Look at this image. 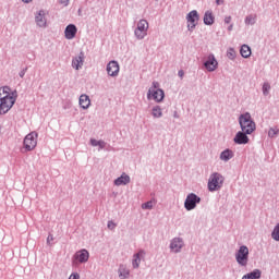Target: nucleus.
I'll return each mask as SVG.
<instances>
[{"instance_id":"473e14b6","label":"nucleus","mask_w":279,"mask_h":279,"mask_svg":"<svg viewBox=\"0 0 279 279\" xmlns=\"http://www.w3.org/2000/svg\"><path fill=\"white\" fill-rule=\"evenodd\" d=\"M107 228L109 230H114V228H117V223H114V221H112V220H109L107 223Z\"/></svg>"},{"instance_id":"c756f323","label":"nucleus","mask_w":279,"mask_h":279,"mask_svg":"<svg viewBox=\"0 0 279 279\" xmlns=\"http://www.w3.org/2000/svg\"><path fill=\"white\" fill-rule=\"evenodd\" d=\"M270 89H271V85H269V83H264L263 88H262L263 95L265 97H267V95H269Z\"/></svg>"},{"instance_id":"b1692460","label":"nucleus","mask_w":279,"mask_h":279,"mask_svg":"<svg viewBox=\"0 0 279 279\" xmlns=\"http://www.w3.org/2000/svg\"><path fill=\"white\" fill-rule=\"evenodd\" d=\"M240 53L242 58H250V56H252V48H250V46L244 44L240 49Z\"/></svg>"},{"instance_id":"423d86ee","label":"nucleus","mask_w":279,"mask_h":279,"mask_svg":"<svg viewBox=\"0 0 279 279\" xmlns=\"http://www.w3.org/2000/svg\"><path fill=\"white\" fill-rule=\"evenodd\" d=\"M202 203V197L197 196L195 193L187 194L185 202H184V208L185 210H195L197 208V204Z\"/></svg>"},{"instance_id":"7ed1b4c3","label":"nucleus","mask_w":279,"mask_h":279,"mask_svg":"<svg viewBox=\"0 0 279 279\" xmlns=\"http://www.w3.org/2000/svg\"><path fill=\"white\" fill-rule=\"evenodd\" d=\"M225 180L226 178H223L221 173H211L207 184L209 193H215V191H219L223 186Z\"/></svg>"},{"instance_id":"79ce46f5","label":"nucleus","mask_w":279,"mask_h":279,"mask_svg":"<svg viewBox=\"0 0 279 279\" xmlns=\"http://www.w3.org/2000/svg\"><path fill=\"white\" fill-rule=\"evenodd\" d=\"M225 1L223 0H216V5H223Z\"/></svg>"},{"instance_id":"f8f14e48","label":"nucleus","mask_w":279,"mask_h":279,"mask_svg":"<svg viewBox=\"0 0 279 279\" xmlns=\"http://www.w3.org/2000/svg\"><path fill=\"white\" fill-rule=\"evenodd\" d=\"M120 66L118 61H110L107 64V73L110 77H117L119 75Z\"/></svg>"},{"instance_id":"ea45409f","label":"nucleus","mask_w":279,"mask_h":279,"mask_svg":"<svg viewBox=\"0 0 279 279\" xmlns=\"http://www.w3.org/2000/svg\"><path fill=\"white\" fill-rule=\"evenodd\" d=\"M69 279H80V274L73 272V274L69 277Z\"/></svg>"},{"instance_id":"f704fd0d","label":"nucleus","mask_w":279,"mask_h":279,"mask_svg":"<svg viewBox=\"0 0 279 279\" xmlns=\"http://www.w3.org/2000/svg\"><path fill=\"white\" fill-rule=\"evenodd\" d=\"M92 147H98L99 146V141L95 140V138H90L89 141Z\"/></svg>"},{"instance_id":"bb28decb","label":"nucleus","mask_w":279,"mask_h":279,"mask_svg":"<svg viewBox=\"0 0 279 279\" xmlns=\"http://www.w3.org/2000/svg\"><path fill=\"white\" fill-rule=\"evenodd\" d=\"M130 277V270L125 269V268H120L119 269V278L120 279H125Z\"/></svg>"},{"instance_id":"20e7f679","label":"nucleus","mask_w":279,"mask_h":279,"mask_svg":"<svg viewBox=\"0 0 279 279\" xmlns=\"http://www.w3.org/2000/svg\"><path fill=\"white\" fill-rule=\"evenodd\" d=\"M235 260L240 267H247L250 263V248L246 245H241L235 253Z\"/></svg>"},{"instance_id":"393cba45","label":"nucleus","mask_w":279,"mask_h":279,"mask_svg":"<svg viewBox=\"0 0 279 279\" xmlns=\"http://www.w3.org/2000/svg\"><path fill=\"white\" fill-rule=\"evenodd\" d=\"M151 114H153L154 119L162 118V108H160V106H158V105L154 106L151 109Z\"/></svg>"},{"instance_id":"de8ad7c7","label":"nucleus","mask_w":279,"mask_h":279,"mask_svg":"<svg viewBox=\"0 0 279 279\" xmlns=\"http://www.w3.org/2000/svg\"><path fill=\"white\" fill-rule=\"evenodd\" d=\"M23 3H32V0H22Z\"/></svg>"},{"instance_id":"a18cd8bd","label":"nucleus","mask_w":279,"mask_h":279,"mask_svg":"<svg viewBox=\"0 0 279 279\" xmlns=\"http://www.w3.org/2000/svg\"><path fill=\"white\" fill-rule=\"evenodd\" d=\"M61 3H62L63 5H69V0H61Z\"/></svg>"},{"instance_id":"1a4fd4ad","label":"nucleus","mask_w":279,"mask_h":279,"mask_svg":"<svg viewBox=\"0 0 279 279\" xmlns=\"http://www.w3.org/2000/svg\"><path fill=\"white\" fill-rule=\"evenodd\" d=\"M206 71L209 73H213L214 71H217L219 68V62L217 61V58H215L214 53L208 54L207 60L203 63Z\"/></svg>"},{"instance_id":"5701e85b","label":"nucleus","mask_w":279,"mask_h":279,"mask_svg":"<svg viewBox=\"0 0 279 279\" xmlns=\"http://www.w3.org/2000/svg\"><path fill=\"white\" fill-rule=\"evenodd\" d=\"M262 274L260 269H254L253 271L244 275L242 279H260Z\"/></svg>"},{"instance_id":"58836bf2","label":"nucleus","mask_w":279,"mask_h":279,"mask_svg":"<svg viewBox=\"0 0 279 279\" xmlns=\"http://www.w3.org/2000/svg\"><path fill=\"white\" fill-rule=\"evenodd\" d=\"M51 241H53V234L49 233V235L47 238V244L51 245Z\"/></svg>"},{"instance_id":"9d476101","label":"nucleus","mask_w":279,"mask_h":279,"mask_svg":"<svg viewBox=\"0 0 279 279\" xmlns=\"http://www.w3.org/2000/svg\"><path fill=\"white\" fill-rule=\"evenodd\" d=\"M151 98L156 100L157 104H160V101L165 99V90L160 88L154 89L153 87H150L147 93V99Z\"/></svg>"},{"instance_id":"412c9836","label":"nucleus","mask_w":279,"mask_h":279,"mask_svg":"<svg viewBox=\"0 0 279 279\" xmlns=\"http://www.w3.org/2000/svg\"><path fill=\"white\" fill-rule=\"evenodd\" d=\"M234 158V151L232 149L227 148L220 154V160H223V162H228L229 160H232Z\"/></svg>"},{"instance_id":"c03bdc74","label":"nucleus","mask_w":279,"mask_h":279,"mask_svg":"<svg viewBox=\"0 0 279 279\" xmlns=\"http://www.w3.org/2000/svg\"><path fill=\"white\" fill-rule=\"evenodd\" d=\"M232 29H234V24H230V25L228 26V32H232Z\"/></svg>"},{"instance_id":"37998d69","label":"nucleus","mask_w":279,"mask_h":279,"mask_svg":"<svg viewBox=\"0 0 279 279\" xmlns=\"http://www.w3.org/2000/svg\"><path fill=\"white\" fill-rule=\"evenodd\" d=\"M178 75H179V77H184V71H183V70H180V71L178 72Z\"/></svg>"},{"instance_id":"e433bc0d","label":"nucleus","mask_w":279,"mask_h":279,"mask_svg":"<svg viewBox=\"0 0 279 279\" xmlns=\"http://www.w3.org/2000/svg\"><path fill=\"white\" fill-rule=\"evenodd\" d=\"M27 73V68H24L20 73H19V75H20V77H25V74Z\"/></svg>"},{"instance_id":"aec40b11","label":"nucleus","mask_w":279,"mask_h":279,"mask_svg":"<svg viewBox=\"0 0 279 279\" xmlns=\"http://www.w3.org/2000/svg\"><path fill=\"white\" fill-rule=\"evenodd\" d=\"M145 256V251L140 250L138 253L133 255V269H138L141 267V257Z\"/></svg>"},{"instance_id":"a878e982","label":"nucleus","mask_w":279,"mask_h":279,"mask_svg":"<svg viewBox=\"0 0 279 279\" xmlns=\"http://www.w3.org/2000/svg\"><path fill=\"white\" fill-rule=\"evenodd\" d=\"M245 25H256V16L247 15L244 20Z\"/></svg>"},{"instance_id":"4c0bfd02","label":"nucleus","mask_w":279,"mask_h":279,"mask_svg":"<svg viewBox=\"0 0 279 279\" xmlns=\"http://www.w3.org/2000/svg\"><path fill=\"white\" fill-rule=\"evenodd\" d=\"M2 93H3L4 95H10V87H9V86H4V87L2 88Z\"/></svg>"},{"instance_id":"ddd939ff","label":"nucleus","mask_w":279,"mask_h":279,"mask_svg":"<svg viewBox=\"0 0 279 279\" xmlns=\"http://www.w3.org/2000/svg\"><path fill=\"white\" fill-rule=\"evenodd\" d=\"M88 258H90V253L86 248H82L74 254V259L77 263H88Z\"/></svg>"},{"instance_id":"f03ea898","label":"nucleus","mask_w":279,"mask_h":279,"mask_svg":"<svg viewBox=\"0 0 279 279\" xmlns=\"http://www.w3.org/2000/svg\"><path fill=\"white\" fill-rule=\"evenodd\" d=\"M14 104H16V90L12 92V96L7 95L0 98V114H7V112H10Z\"/></svg>"},{"instance_id":"f257e3e1","label":"nucleus","mask_w":279,"mask_h":279,"mask_svg":"<svg viewBox=\"0 0 279 279\" xmlns=\"http://www.w3.org/2000/svg\"><path fill=\"white\" fill-rule=\"evenodd\" d=\"M239 124L241 131L245 132L246 134H253L254 132H256V122H254L250 112L240 114Z\"/></svg>"},{"instance_id":"6ab92c4d","label":"nucleus","mask_w":279,"mask_h":279,"mask_svg":"<svg viewBox=\"0 0 279 279\" xmlns=\"http://www.w3.org/2000/svg\"><path fill=\"white\" fill-rule=\"evenodd\" d=\"M78 104L83 110H88L90 108V97L86 94L81 95Z\"/></svg>"},{"instance_id":"a211bd4d","label":"nucleus","mask_w":279,"mask_h":279,"mask_svg":"<svg viewBox=\"0 0 279 279\" xmlns=\"http://www.w3.org/2000/svg\"><path fill=\"white\" fill-rule=\"evenodd\" d=\"M83 64H84V53L80 52V54L72 60V66L76 71H80V69H82Z\"/></svg>"},{"instance_id":"c85d7f7f","label":"nucleus","mask_w":279,"mask_h":279,"mask_svg":"<svg viewBox=\"0 0 279 279\" xmlns=\"http://www.w3.org/2000/svg\"><path fill=\"white\" fill-rule=\"evenodd\" d=\"M227 58L229 60H234V58H236V51L234 50V48H230L228 51H227Z\"/></svg>"},{"instance_id":"72a5a7b5","label":"nucleus","mask_w":279,"mask_h":279,"mask_svg":"<svg viewBox=\"0 0 279 279\" xmlns=\"http://www.w3.org/2000/svg\"><path fill=\"white\" fill-rule=\"evenodd\" d=\"M99 150L106 149V142L104 140L98 141Z\"/></svg>"},{"instance_id":"2f4dec72","label":"nucleus","mask_w":279,"mask_h":279,"mask_svg":"<svg viewBox=\"0 0 279 279\" xmlns=\"http://www.w3.org/2000/svg\"><path fill=\"white\" fill-rule=\"evenodd\" d=\"M142 208L143 210H151L154 208V203L151 201L143 203Z\"/></svg>"},{"instance_id":"39448f33","label":"nucleus","mask_w":279,"mask_h":279,"mask_svg":"<svg viewBox=\"0 0 279 279\" xmlns=\"http://www.w3.org/2000/svg\"><path fill=\"white\" fill-rule=\"evenodd\" d=\"M38 133L31 132L28 133L23 141L25 151H34L38 145Z\"/></svg>"},{"instance_id":"dca6fc26","label":"nucleus","mask_w":279,"mask_h":279,"mask_svg":"<svg viewBox=\"0 0 279 279\" xmlns=\"http://www.w3.org/2000/svg\"><path fill=\"white\" fill-rule=\"evenodd\" d=\"M35 23L38 27H47V19L45 17V10H40L35 16Z\"/></svg>"},{"instance_id":"9b49d317","label":"nucleus","mask_w":279,"mask_h":279,"mask_svg":"<svg viewBox=\"0 0 279 279\" xmlns=\"http://www.w3.org/2000/svg\"><path fill=\"white\" fill-rule=\"evenodd\" d=\"M248 135L250 133H245V131H239L235 134L233 142L235 143V145H247V143H250Z\"/></svg>"},{"instance_id":"4be33fe9","label":"nucleus","mask_w":279,"mask_h":279,"mask_svg":"<svg viewBox=\"0 0 279 279\" xmlns=\"http://www.w3.org/2000/svg\"><path fill=\"white\" fill-rule=\"evenodd\" d=\"M204 25H213L215 23V15L213 11H206L203 17Z\"/></svg>"},{"instance_id":"2eb2a0df","label":"nucleus","mask_w":279,"mask_h":279,"mask_svg":"<svg viewBox=\"0 0 279 279\" xmlns=\"http://www.w3.org/2000/svg\"><path fill=\"white\" fill-rule=\"evenodd\" d=\"M64 36H65L66 40H73V38H75V36H77V26H75V24H69L65 27Z\"/></svg>"},{"instance_id":"cd10ccee","label":"nucleus","mask_w":279,"mask_h":279,"mask_svg":"<svg viewBox=\"0 0 279 279\" xmlns=\"http://www.w3.org/2000/svg\"><path fill=\"white\" fill-rule=\"evenodd\" d=\"M271 238L274 239V241H279V223H277L274 228L271 232Z\"/></svg>"},{"instance_id":"0eeeda50","label":"nucleus","mask_w":279,"mask_h":279,"mask_svg":"<svg viewBox=\"0 0 279 279\" xmlns=\"http://www.w3.org/2000/svg\"><path fill=\"white\" fill-rule=\"evenodd\" d=\"M147 29H149V23L147 20H140L137 27L134 31L135 38H137V40H143V38L147 36Z\"/></svg>"},{"instance_id":"a19ab883","label":"nucleus","mask_w":279,"mask_h":279,"mask_svg":"<svg viewBox=\"0 0 279 279\" xmlns=\"http://www.w3.org/2000/svg\"><path fill=\"white\" fill-rule=\"evenodd\" d=\"M232 22V16H226L225 17V23L228 25V24H230Z\"/></svg>"},{"instance_id":"4468645a","label":"nucleus","mask_w":279,"mask_h":279,"mask_svg":"<svg viewBox=\"0 0 279 279\" xmlns=\"http://www.w3.org/2000/svg\"><path fill=\"white\" fill-rule=\"evenodd\" d=\"M182 247H184V240H182V238H174L170 242V250H172L175 254H179Z\"/></svg>"},{"instance_id":"c9c22d12","label":"nucleus","mask_w":279,"mask_h":279,"mask_svg":"<svg viewBox=\"0 0 279 279\" xmlns=\"http://www.w3.org/2000/svg\"><path fill=\"white\" fill-rule=\"evenodd\" d=\"M150 88H153V90H158V88H160V83L154 81Z\"/></svg>"},{"instance_id":"7c9ffc66","label":"nucleus","mask_w":279,"mask_h":279,"mask_svg":"<svg viewBox=\"0 0 279 279\" xmlns=\"http://www.w3.org/2000/svg\"><path fill=\"white\" fill-rule=\"evenodd\" d=\"M278 134H279L278 129L270 128L268 131L269 138H276V136H278Z\"/></svg>"},{"instance_id":"6e6552de","label":"nucleus","mask_w":279,"mask_h":279,"mask_svg":"<svg viewBox=\"0 0 279 279\" xmlns=\"http://www.w3.org/2000/svg\"><path fill=\"white\" fill-rule=\"evenodd\" d=\"M186 21H187V29L189 32H193L195 27H197V23L199 22V13L197 10H192L186 14Z\"/></svg>"},{"instance_id":"49530a36","label":"nucleus","mask_w":279,"mask_h":279,"mask_svg":"<svg viewBox=\"0 0 279 279\" xmlns=\"http://www.w3.org/2000/svg\"><path fill=\"white\" fill-rule=\"evenodd\" d=\"M173 117H174V119H180V116L178 114V111H174Z\"/></svg>"},{"instance_id":"f3484780","label":"nucleus","mask_w":279,"mask_h":279,"mask_svg":"<svg viewBox=\"0 0 279 279\" xmlns=\"http://www.w3.org/2000/svg\"><path fill=\"white\" fill-rule=\"evenodd\" d=\"M113 184L116 186H125L126 184H130V175L123 172L119 178L113 181Z\"/></svg>"}]
</instances>
